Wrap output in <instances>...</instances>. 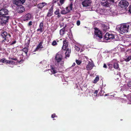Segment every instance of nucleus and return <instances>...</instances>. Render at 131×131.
I'll return each instance as SVG.
<instances>
[{
    "label": "nucleus",
    "instance_id": "obj_1",
    "mask_svg": "<svg viewBox=\"0 0 131 131\" xmlns=\"http://www.w3.org/2000/svg\"><path fill=\"white\" fill-rule=\"evenodd\" d=\"M94 38L99 40H100L103 38L102 32L96 27L94 28Z\"/></svg>",
    "mask_w": 131,
    "mask_h": 131
},
{
    "label": "nucleus",
    "instance_id": "obj_2",
    "mask_svg": "<svg viewBox=\"0 0 131 131\" xmlns=\"http://www.w3.org/2000/svg\"><path fill=\"white\" fill-rule=\"evenodd\" d=\"M129 25L126 24H124L121 25L119 27V30L121 32L123 33H126L128 32V28Z\"/></svg>",
    "mask_w": 131,
    "mask_h": 131
},
{
    "label": "nucleus",
    "instance_id": "obj_3",
    "mask_svg": "<svg viewBox=\"0 0 131 131\" xmlns=\"http://www.w3.org/2000/svg\"><path fill=\"white\" fill-rule=\"evenodd\" d=\"M129 3L126 0H122L118 4V6L122 8H126L128 6Z\"/></svg>",
    "mask_w": 131,
    "mask_h": 131
},
{
    "label": "nucleus",
    "instance_id": "obj_4",
    "mask_svg": "<svg viewBox=\"0 0 131 131\" xmlns=\"http://www.w3.org/2000/svg\"><path fill=\"white\" fill-rule=\"evenodd\" d=\"M111 2H114V0H104L101 2L102 5L104 6L108 7L111 4Z\"/></svg>",
    "mask_w": 131,
    "mask_h": 131
},
{
    "label": "nucleus",
    "instance_id": "obj_5",
    "mask_svg": "<svg viewBox=\"0 0 131 131\" xmlns=\"http://www.w3.org/2000/svg\"><path fill=\"white\" fill-rule=\"evenodd\" d=\"M62 56L61 54L57 53L56 54L55 59V62L58 64H59V62L61 61Z\"/></svg>",
    "mask_w": 131,
    "mask_h": 131
},
{
    "label": "nucleus",
    "instance_id": "obj_6",
    "mask_svg": "<svg viewBox=\"0 0 131 131\" xmlns=\"http://www.w3.org/2000/svg\"><path fill=\"white\" fill-rule=\"evenodd\" d=\"M114 68L116 69H120L119 68V64L117 60L115 59L113 60L111 62Z\"/></svg>",
    "mask_w": 131,
    "mask_h": 131
},
{
    "label": "nucleus",
    "instance_id": "obj_7",
    "mask_svg": "<svg viewBox=\"0 0 131 131\" xmlns=\"http://www.w3.org/2000/svg\"><path fill=\"white\" fill-rule=\"evenodd\" d=\"M91 2L89 0H84L82 3V5L83 7H85L90 6L91 5Z\"/></svg>",
    "mask_w": 131,
    "mask_h": 131
},
{
    "label": "nucleus",
    "instance_id": "obj_8",
    "mask_svg": "<svg viewBox=\"0 0 131 131\" xmlns=\"http://www.w3.org/2000/svg\"><path fill=\"white\" fill-rule=\"evenodd\" d=\"M43 25V21H42L40 23L39 25V28L37 29V31H40V32H43L44 30Z\"/></svg>",
    "mask_w": 131,
    "mask_h": 131
},
{
    "label": "nucleus",
    "instance_id": "obj_9",
    "mask_svg": "<svg viewBox=\"0 0 131 131\" xmlns=\"http://www.w3.org/2000/svg\"><path fill=\"white\" fill-rule=\"evenodd\" d=\"M26 0H13V3L17 6L21 4H23Z\"/></svg>",
    "mask_w": 131,
    "mask_h": 131
},
{
    "label": "nucleus",
    "instance_id": "obj_10",
    "mask_svg": "<svg viewBox=\"0 0 131 131\" xmlns=\"http://www.w3.org/2000/svg\"><path fill=\"white\" fill-rule=\"evenodd\" d=\"M31 17V14L30 13H28L23 17V20L25 21L30 20Z\"/></svg>",
    "mask_w": 131,
    "mask_h": 131
},
{
    "label": "nucleus",
    "instance_id": "obj_11",
    "mask_svg": "<svg viewBox=\"0 0 131 131\" xmlns=\"http://www.w3.org/2000/svg\"><path fill=\"white\" fill-rule=\"evenodd\" d=\"M63 45L62 49L64 50H66L68 46V40H64L63 41Z\"/></svg>",
    "mask_w": 131,
    "mask_h": 131
},
{
    "label": "nucleus",
    "instance_id": "obj_12",
    "mask_svg": "<svg viewBox=\"0 0 131 131\" xmlns=\"http://www.w3.org/2000/svg\"><path fill=\"white\" fill-rule=\"evenodd\" d=\"M53 7L52 6L48 10V12L47 15V17H50L52 15L53 11Z\"/></svg>",
    "mask_w": 131,
    "mask_h": 131
},
{
    "label": "nucleus",
    "instance_id": "obj_13",
    "mask_svg": "<svg viewBox=\"0 0 131 131\" xmlns=\"http://www.w3.org/2000/svg\"><path fill=\"white\" fill-rule=\"evenodd\" d=\"M17 11L18 13H22L25 11V8L22 5L18 7L17 9Z\"/></svg>",
    "mask_w": 131,
    "mask_h": 131
},
{
    "label": "nucleus",
    "instance_id": "obj_14",
    "mask_svg": "<svg viewBox=\"0 0 131 131\" xmlns=\"http://www.w3.org/2000/svg\"><path fill=\"white\" fill-rule=\"evenodd\" d=\"M43 43V41H41L40 42L38 45L37 46V47L34 50V52H36L40 48H43L42 44Z\"/></svg>",
    "mask_w": 131,
    "mask_h": 131
},
{
    "label": "nucleus",
    "instance_id": "obj_15",
    "mask_svg": "<svg viewBox=\"0 0 131 131\" xmlns=\"http://www.w3.org/2000/svg\"><path fill=\"white\" fill-rule=\"evenodd\" d=\"M66 52L65 53V58L67 59V57H69L70 56V54L71 53V49H70L67 48Z\"/></svg>",
    "mask_w": 131,
    "mask_h": 131
},
{
    "label": "nucleus",
    "instance_id": "obj_16",
    "mask_svg": "<svg viewBox=\"0 0 131 131\" xmlns=\"http://www.w3.org/2000/svg\"><path fill=\"white\" fill-rule=\"evenodd\" d=\"M47 4L45 2H42L39 3L37 5V7L41 9V8Z\"/></svg>",
    "mask_w": 131,
    "mask_h": 131
},
{
    "label": "nucleus",
    "instance_id": "obj_17",
    "mask_svg": "<svg viewBox=\"0 0 131 131\" xmlns=\"http://www.w3.org/2000/svg\"><path fill=\"white\" fill-rule=\"evenodd\" d=\"M55 15H57V17L59 18L61 17V15L60 13V10L59 9H57L54 13Z\"/></svg>",
    "mask_w": 131,
    "mask_h": 131
},
{
    "label": "nucleus",
    "instance_id": "obj_18",
    "mask_svg": "<svg viewBox=\"0 0 131 131\" xmlns=\"http://www.w3.org/2000/svg\"><path fill=\"white\" fill-rule=\"evenodd\" d=\"M9 16H4V17H2V20L4 21L3 23H6L8 22L9 18Z\"/></svg>",
    "mask_w": 131,
    "mask_h": 131
},
{
    "label": "nucleus",
    "instance_id": "obj_19",
    "mask_svg": "<svg viewBox=\"0 0 131 131\" xmlns=\"http://www.w3.org/2000/svg\"><path fill=\"white\" fill-rule=\"evenodd\" d=\"M94 64L92 63H89L86 66V69L88 70H90L92 69L94 67Z\"/></svg>",
    "mask_w": 131,
    "mask_h": 131
},
{
    "label": "nucleus",
    "instance_id": "obj_20",
    "mask_svg": "<svg viewBox=\"0 0 131 131\" xmlns=\"http://www.w3.org/2000/svg\"><path fill=\"white\" fill-rule=\"evenodd\" d=\"M29 47H25L23 49L20 50L21 51H23L25 52L26 54H27L28 51L29 50Z\"/></svg>",
    "mask_w": 131,
    "mask_h": 131
},
{
    "label": "nucleus",
    "instance_id": "obj_21",
    "mask_svg": "<svg viewBox=\"0 0 131 131\" xmlns=\"http://www.w3.org/2000/svg\"><path fill=\"white\" fill-rule=\"evenodd\" d=\"M7 35V32L4 31L3 30V31L1 32V35L3 37V38L6 37Z\"/></svg>",
    "mask_w": 131,
    "mask_h": 131
},
{
    "label": "nucleus",
    "instance_id": "obj_22",
    "mask_svg": "<svg viewBox=\"0 0 131 131\" xmlns=\"http://www.w3.org/2000/svg\"><path fill=\"white\" fill-rule=\"evenodd\" d=\"M66 26H65L63 28L60 30V33L61 35H63L65 33V27Z\"/></svg>",
    "mask_w": 131,
    "mask_h": 131
},
{
    "label": "nucleus",
    "instance_id": "obj_23",
    "mask_svg": "<svg viewBox=\"0 0 131 131\" xmlns=\"http://www.w3.org/2000/svg\"><path fill=\"white\" fill-rule=\"evenodd\" d=\"M59 42V40L58 39H57L56 40H54L52 43V45L53 46H56L58 45L57 42Z\"/></svg>",
    "mask_w": 131,
    "mask_h": 131
},
{
    "label": "nucleus",
    "instance_id": "obj_24",
    "mask_svg": "<svg viewBox=\"0 0 131 131\" xmlns=\"http://www.w3.org/2000/svg\"><path fill=\"white\" fill-rule=\"evenodd\" d=\"M50 70L52 74H54L57 72V71L55 68L52 67Z\"/></svg>",
    "mask_w": 131,
    "mask_h": 131
},
{
    "label": "nucleus",
    "instance_id": "obj_25",
    "mask_svg": "<svg viewBox=\"0 0 131 131\" xmlns=\"http://www.w3.org/2000/svg\"><path fill=\"white\" fill-rule=\"evenodd\" d=\"M108 37L109 40H112V39L114 38V35L113 34H111L109 33Z\"/></svg>",
    "mask_w": 131,
    "mask_h": 131
},
{
    "label": "nucleus",
    "instance_id": "obj_26",
    "mask_svg": "<svg viewBox=\"0 0 131 131\" xmlns=\"http://www.w3.org/2000/svg\"><path fill=\"white\" fill-rule=\"evenodd\" d=\"M69 12V11L68 10L66 12V11L64 10H62L60 12V13L61 14L63 15H65Z\"/></svg>",
    "mask_w": 131,
    "mask_h": 131
},
{
    "label": "nucleus",
    "instance_id": "obj_27",
    "mask_svg": "<svg viewBox=\"0 0 131 131\" xmlns=\"http://www.w3.org/2000/svg\"><path fill=\"white\" fill-rule=\"evenodd\" d=\"M99 76H97L94 80L93 83H96L99 80Z\"/></svg>",
    "mask_w": 131,
    "mask_h": 131
},
{
    "label": "nucleus",
    "instance_id": "obj_28",
    "mask_svg": "<svg viewBox=\"0 0 131 131\" xmlns=\"http://www.w3.org/2000/svg\"><path fill=\"white\" fill-rule=\"evenodd\" d=\"M109 35V33H106L105 35L104 38L106 40H109V38L108 37V35Z\"/></svg>",
    "mask_w": 131,
    "mask_h": 131
},
{
    "label": "nucleus",
    "instance_id": "obj_29",
    "mask_svg": "<svg viewBox=\"0 0 131 131\" xmlns=\"http://www.w3.org/2000/svg\"><path fill=\"white\" fill-rule=\"evenodd\" d=\"M108 66L109 67L108 69L111 71H113V64H107Z\"/></svg>",
    "mask_w": 131,
    "mask_h": 131
},
{
    "label": "nucleus",
    "instance_id": "obj_30",
    "mask_svg": "<svg viewBox=\"0 0 131 131\" xmlns=\"http://www.w3.org/2000/svg\"><path fill=\"white\" fill-rule=\"evenodd\" d=\"M4 39L2 41V43L3 42H8L9 41V40L7 38V37L3 38Z\"/></svg>",
    "mask_w": 131,
    "mask_h": 131
},
{
    "label": "nucleus",
    "instance_id": "obj_31",
    "mask_svg": "<svg viewBox=\"0 0 131 131\" xmlns=\"http://www.w3.org/2000/svg\"><path fill=\"white\" fill-rule=\"evenodd\" d=\"M131 59V56H130L126 58L124 60L126 62L129 61Z\"/></svg>",
    "mask_w": 131,
    "mask_h": 131
},
{
    "label": "nucleus",
    "instance_id": "obj_32",
    "mask_svg": "<svg viewBox=\"0 0 131 131\" xmlns=\"http://www.w3.org/2000/svg\"><path fill=\"white\" fill-rule=\"evenodd\" d=\"M11 59L12 60H15V61L17 60V62H18L19 63H20V62H22L23 61V60H20V61H19L18 60H17V58H11Z\"/></svg>",
    "mask_w": 131,
    "mask_h": 131
},
{
    "label": "nucleus",
    "instance_id": "obj_33",
    "mask_svg": "<svg viewBox=\"0 0 131 131\" xmlns=\"http://www.w3.org/2000/svg\"><path fill=\"white\" fill-rule=\"evenodd\" d=\"M76 62L77 64L78 65H80L81 63V61L78 60H76Z\"/></svg>",
    "mask_w": 131,
    "mask_h": 131
},
{
    "label": "nucleus",
    "instance_id": "obj_34",
    "mask_svg": "<svg viewBox=\"0 0 131 131\" xmlns=\"http://www.w3.org/2000/svg\"><path fill=\"white\" fill-rule=\"evenodd\" d=\"M30 39H28L27 41V42L26 43V45L27 47H29V45L30 43Z\"/></svg>",
    "mask_w": 131,
    "mask_h": 131
},
{
    "label": "nucleus",
    "instance_id": "obj_35",
    "mask_svg": "<svg viewBox=\"0 0 131 131\" xmlns=\"http://www.w3.org/2000/svg\"><path fill=\"white\" fill-rule=\"evenodd\" d=\"M73 5L72 3H71L70 5L69 6H68L70 9V10H72Z\"/></svg>",
    "mask_w": 131,
    "mask_h": 131
},
{
    "label": "nucleus",
    "instance_id": "obj_36",
    "mask_svg": "<svg viewBox=\"0 0 131 131\" xmlns=\"http://www.w3.org/2000/svg\"><path fill=\"white\" fill-rule=\"evenodd\" d=\"M6 60L4 58H3L0 60V62L4 63L5 62Z\"/></svg>",
    "mask_w": 131,
    "mask_h": 131
},
{
    "label": "nucleus",
    "instance_id": "obj_37",
    "mask_svg": "<svg viewBox=\"0 0 131 131\" xmlns=\"http://www.w3.org/2000/svg\"><path fill=\"white\" fill-rule=\"evenodd\" d=\"M127 86L128 87H131V81L128 82L127 84Z\"/></svg>",
    "mask_w": 131,
    "mask_h": 131
},
{
    "label": "nucleus",
    "instance_id": "obj_38",
    "mask_svg": "<svg viewBox=\"0 0 131 131\" xmlns=\"http://www.w3.org/2000/svg\"><path fill=\"white\" fill-rule=\"evenodd\" d=\"M65 0H60V2L61 4H63L65 1Z\"/></svg>",
    "mask_w": 131,
    "mask_h": 131
},
{
    "label": "nucleus",
    "instance_id": "obj_39",
    "mask_svg": "<svg viewBox=\"0 0 131 131\" xmlns=\"http://www.w3.org/2000/svg\"><path fill=\"white\" fill-rule=\"evenodd\" d=\"M75 50L77 51H79L80 50V48L78 46H75L74 47Z\"/></svg>",
    "mask_w": 131,
    "mask_h": 131
},
{
    "label": "nucleus",
    "instance_id": "obj_40",
    "mask_svg": "<svg viewBox=\"0 0 131 131\" xmlns=\"http://www.w3.org/2000/svg\"><path fill=\"white\" fill-rule=\"evenodd\" d=\"M80 20H78L77 21V24L78 26H79L80 25Z\"/></svg>",
    "mask_w": 131,
    "mask_h": 131
},
{
    "label": "nucleus",
    "instance_id": "obj_41",
    "mask_svg": "<svg viewBox=\"0 0 131 131\" xmlns=\"http://www.w3.org/2000/svg\"><path fill=\"white\" fill-rule=\"evenodd\" d=\"M98 92V90H95L94 92V94H96V96H97V94Z\"/></svg>",
    "mask_w": 131,
    "mask_h": 131
},
{
    "label": "nucleus",
    "instance_id": "obj_42",
    "mask_svg": "<svg viewBox=\"0 0 131 131\" xmlns=\"http://www.w3.org/2000/svg\"><path fill=\"white\" fill-rule=\"evenodd\" d=\"M32 21H30L28 23V26H30L32 25Z\"/></svg>",
    "mask_w": 131,
    "mask_h": 131
},
{
    "label": "nucleus",
    "instance_id": "obj_43",
    "mask_svg": "<svg viewBox=\"0 0 131 131\" xmlns=\"http://www.w3.org/2000/svg\"><path fill=\"white\" fill-rule=\"evenodd\" d=\"M16 42V41L15 40L14 41H13L10 44V45H12L13 44H14Z\"/></svg>",
    "mask_w": 131,
    "mask_h": 131
},
{
    "label": "nucleus",
    "instance_id": "obj_44",
    "mask_svg": "<svg viewBox=\"0 0 131 131\" xmlns=\"http://www.w3.org/2000/svg\"><path fill=\"white\" fill-rule=\"evenodd\" d=\"M55 116L56 114H53L52 115L51 117L52 118H53L55 117Z\"/></svg>",
    "mask_w": 131,
    "mask_h": 131
},
{
    "label": "nucleus",
    "instance_id": "obj_45",
    "mask_svg": "<svg viewBox=\"0 0 131 131\" xmlns=\"http://www.w3.org/2000/svg\"><path fill=\"white\" fill-rule=\"evenodd\" d=\"M69 8V7H67L66 8V12H68V10H69V12H70V10L69 9H68V8Z\"/></svg>",
    "mask_w": 131,
    "mask_h": 131
},
{
    "label": "nucleus",
    "instance_id": "obj_46",
    "mask_svg": "<svg viewBox=\"0 0 131 131\" xmlns=\"http://www.w3.org/2000/svg\"><path fill=\"white\" fill-rule=\"evenodd\" d=\"M10 60H6L5 62L6 63H9L10 64Z\"/></svg>",
    "mask_w": 131,
    "mask_h": 131
},
{
    "label": "nucleus",
    "instance_id": "obj_47",
    "mask_svg": "<svg viewBox=\"0 0 131 131\" xmlns=\"http://www.w3.org/2000/svg\"><path fill=\"white\" fill-rule=\"evenodd\" d=\"M59 0H53V3H55L57 2H58Z\"/></svg>",
    "mask_w": 131,
    "mask_h": 131
},
{
    "label": "nucleus",
    "instance_id": "obj_48",
    "mask_svg": "<svg viewBox=\"0 0 131 131\" xmlns=\"http://www.w3.org/2000/svg\"><path fill=\"white\" fill-rule=\"evenodd\" d=\"M103 67L105 68H107V65L106 64L104 63Z\"/></svg>",
    "mask_w": 131,
    "mask_h": 131
},
{
    "label": "nucleus",
    "instance_id": "obj_49",
    "mask_svg": "<svg viewBox=\"0 0 131 131\" xmlns=\"http://www.w3.org/2000/svg\"><path fill=\"white\" fill-rule=\"evenodd\" d=\"M57 4L59 6H61L62 5V4H61L59 3H58Z\"/></svg>",
    "mask_w": 131,
    "mask_h": 131
},
{
    "label": "nucleus",
    "instance_id": "obj_50",
    "mask_svg": "<svg viewBox=\"0 0 131 131\" xmlns=\"http://www.w3.org/2000/svg\"><path fill=\"white\" fill-rule=\"evenodd\" d=\"M129 11L130 13H131V6L130 7Z\"/></svg>",
    "mask_w": 131,
    "mask_h": 131
},
{
    "label": "nucleus",
    "instance_id": "obj_51",
    "mask_svg": "<svg viewBox=\"0 0 131 131\" xmlns=\"http://www.w3.org/2000/svg\"><path fill=\"white\" fill-rule=\"evenodd\" d=\"M10 64L11 63V64H12L14 62L13 61H10Z\"/></svg>",
    "mask_w": 131,
    "mask_h": 131
},
{
    "label": "nucleus",
    "instance_id": "obj_52",
    "mask_svg": "<svg viewBox=\"0 0 131 131\" xmlns=\"http://www.w3.org/2000/svg\"><path fill=\"white\" fill-rule=\"evenodd\" d=\"M75 65V63H73V64H72V66H74Z\"/></svg>",
    "mask_w": 131,
    "mask_h": 131
},
{
    "label": "nucleus",
    "instance_id": "obj_53",
    "mask_svg": "<svg viewBox=\"0 0 131 131\" xmlns=\"http://www.w3.org/2000/svg\"><path fill=\"white\" fill-rule=\"evenodd\" d=\"M104 28L103 29V30H107V28L105 29V27H106V26H104Z\"/></svg>",
    "mask_w": 131,
    "mask_h": 131
},
{
    "label": "nucleus",
    "instance_id": "obj_54",
    "mask_svg": "<svg viewBox=\"0 0 131 131\" xmlns=\"http://www.w3.org/2000/svg\"><path fill=\"white\" fill-rule=\"evenodd\" d=\"M2 49L1 47H0V51L2 50Z\"/></svg>",
    "mask_w": 131,
    "mask_h": 131
},
{
    "label": "nucleus",
    "instance_id": "obj_55",
    "mask_svg": "<svg viewBox=\"0 0 131 131\" xmlns=\"http://www.w3.org/2000/svg\"><path fill=\"white\" fill-rule=\"evenodd\" d=\"M2 23H1V21H0V26L1 25Z\"/></svg>",
    "mask_w": 131,
    "mask_h": 131
},
{
    "label": "nucleus",
    "instance_id": "obj_56",
    "mask_svg": "<svg viewBox=\"0 0 131 131\" xmlns=\"http://www.w3.org/2000/svg\"><path fill=\"white\" fill-rule=\"evenodd\" d=\"M60 27H62V25H61V24L60 25Z\"/></svg>",
    "mask_w": 131,
    "mask_h": 131
},
{
    "label": "nucleus",
    "instance_id": "obj_57",
    "mask_svg": "<svg viewBox=\"0 0 131 131\" xmlns=\"http://www.w3.org/2000/svg\"><path fill=\"white\" fill-rule=\"evenodd\" d=\"M105 96H107V94H105Z\"/></svg>",
    "mask_w": 131,
    "mask_h": 131
}]
</instances>
